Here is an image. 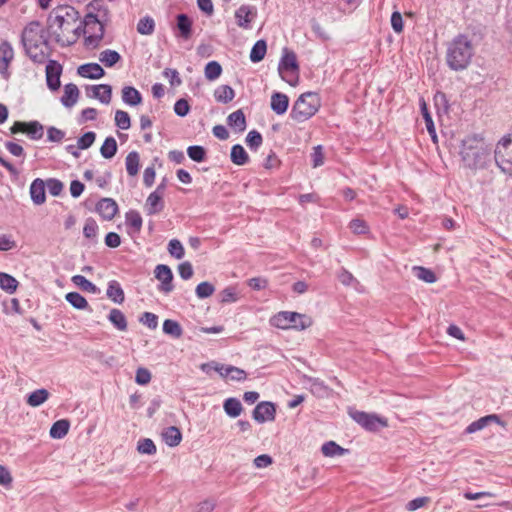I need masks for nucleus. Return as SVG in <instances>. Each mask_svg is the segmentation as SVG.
I'll return each instance as SVG.
<instances>
[{
    "label": "nucleus",
    "mask_w": 512,
    "mask_h": 512,
    "mask_svg": "<svg viewBox=\"0 0 512 512\" xmlns=\"http://www.w3.org/2000/svg\"><path fill=\"white\" fill-rule=\"evenodd\" d=\"M460 155L464 166L471 170L485 169L491 162V150L478 135L462 140Z\"/></svg>",
    "instance_id": "nucleus-1"
},
{
    "label": "nucleus",
    "mask_w": 512,
    "mask_h": 512,
    "mask_svg": "<svg viewBox=\"0 0 512 512\" xmlns=\"http://www.w3.org/2000/svg\"><path fill=\"white\" fill-rule=\"evenodd\" d=\"M474 53V46L469 37L466 34H458L447 44V66L453 71H462L470 65Z\"/></svg>",
    "instance_id": "nucleus-2"
},
{
    "label": "nucleus",
    "mask_w": 512,
    "mask_h": 512,
    "mask_svg": "<svg viewBox=\"0 0 512 512\" xmlns=\"http://www.w3.org/2000/svg\"><path fill=\"white\" fill-rule=\"evenodd\" d=\"M40 23L32 21L25 26L21 34V42L24 46L26 54L37 64H43L46 61L47 54L41 48V45H47L48 40L44 35L38 33Z\"/></svg>",
    "instance_id": "nucleus-3"
},
{
    "label": "nucleus",
    "mask_w": 512,
    "mask_h": 512,
    "mask_svg": "<svg viewBox=\"0 0 512 512\" xmlns=\"http://www.w3.org/2000/svg\"><path fill=\"white\" fill-rule=\"evenodd\" d=\"M320 106L321 101L318 93L305 92L294 102L290 118L298 123L305 122L318 112Z\"/></svg>",
    "instance_id": "nucleus-4"
},
{
    "label": "nucleus",
    "mask_w": 512,
    "mask_h": 512,
    "mask_svg": "<svg viewBox=\"0 0 512 512\" xmlns=\"http://www.w3.org/2000/svg\"><path fill=\"white\" fill-rule=\"evenodd\" d=\"M312 323L308 315L292 311H280L270 318V325L282 330L302 331L309 328Z\"/></svg>",
    "instance_id": "nucleus-5"
},
{
    "label": "nucleus",
    "mask_w": 512,
    "mask_h": 512,
    "mask_svg": "<svg viewBox=\"0 0 512 512\" xmlns=\"http://www.w3.org/2000/svg\"><path fill=\"white\" fill-rule=\"evenodd\" d=\"M95 13L89 12L85 15L83 24V34H87L84 44L86 47L96 49L99 47L101 40L105 34V23Z\"/></svg>",
    "instance_id": "nucleus-6"
},
{
    "label": "nucleus",
    "mask_w": 512,
    "mask_h": 512,
    "mask_svg": "<svg viewBox=\"0 0 512 512\" xmlns=\"http://www.w3.org/2000/svg\"><path fill=\"white\" fill-rule=\"evenodd\" d=\"M349 416L362 428L369 432H377L380 428L388 426L387 420L376 414L349 409Z\"/></svg>",
    "instance_id": "nucleus-7"
},
{
    "label": "nucleus",
    "mask_w": 512,
    "mask_h": 512,
    "mask_svg": "<svg viewBox=\"0 0 512 512\" xmlns=\"http://www.w3.org/2000/svg\"><path fill=\"white\" fill-rule=\"evenodd\" d=\"M494 159L497 166L505 173L512 175V140L504 139L496 146Z\"/></svg>",
    "instance_id": "nucleus-8"
},
{
    "label": "nucleus",
    "mask_w": 512,
    "mask_h": 512,
    "mask_svg": "<svg viewBox=\"0 0 512 512\" xmlns=\"http://www.w3.org/2000/svg\"><path fill=\"white\" fill-rule=\"evenodd\" d=\"M288 71L295 72L297 74L299 71V64L297 62L296 54L293 51H288V49L285 48L284 54L278 64V72L282 80L293 86L295 83L287 79L285 76V73Z\"/></svg>",
    "instance_id": "nucleus-9"
},
{
    "label": "nucleus",
    "mask_w": 512,
    "mask_h": 512,
    "mask_svg": "<svg viewBox=\"0 0 512 512\" xmlns=\"http://www.w3.org/2000/svg\"><path fill=\"white\" fill-rule=\"evenodd\" d=\"M252 417L257 423L271 422L276 417V405L270 401L259 402L252 412Z\"/></svg>",
    "instance_id": "nucleus-10"
},
{
    "label": "nucleus",
    "mask_w": 512,
    "mask_h": 512,
    "mask_svg": "<svg viewBox=\"0 0 512 512\" xmlns=\"http://www.w3.org/2000/svg\"><path fill=\"white\" fill-rule=\"evenodd\" d=\"M155 278L160 281L158 290L162 293L168 294L173 291V273L171 268L165 264H159L154 270Z\"/></svg>",
    "instance_id": "nucleus-11"
},
{
    "label": "nucleus",
    "mask_w": 512,
    "mask_h": 512,
    "mask_svg": "<svg viewBox=\"0 0 512 512\" xmlns=\"http://www.w3.org/2000/svg\"><path fill=\"white\" fill-rule=\"evenodd\" d=\"M62 65L56 60H49L46 65V83L50 90L56 91L60 88V76L62 74Z\"/></svg>",
    "instance_id": "nucleus-12"
},
{
    "label": "nucleus",
    "mask_w": 512,
    "mask_h": 512,
    "mask_svg": "<svg viewBox=\"0 0 512 512\" xmlns=\"http://www.w3.org/2000/svg\"><path fill=\"white\" fill-rule=\"evenodd\" d=\"M257 16V9L254 6L243 4L235 11L236 23L240 28L250 29L251 22Z\"/></svg>",
    "instance_id": "nucleus-13"
},
{
    "label": "nucleus",
    "mask_w": 512,
    "mask_h": 512,
    "mask_svg": "<svg viewBox=\"0 0 512 512\" xmlns=\"http://www.w3.org/2000/svg\"><path fill=\"white\" fill-rule=\"evenodd\" d=\"M47 24L48 28L53 31L55 40L58 43L61 42L60 32L71 28V26H68V22H66L62 14L58 13L55 9L50 12Z\"/></svg>",
    "instance_id": "nucleus-14"
},
{
    "label": "nucleus",
    "mask_w": 512,
    "mask_h": 512,
    "mask_svg": "<svg viewBox=\"0 0 512 512\" xmlns=\"http://www.w3.org/2000/svg\"><path fill=\"white\" fill-rule=\"evenodd\" d=\"M87 95L98 99L103 104H109L112 97V87L108 84L86 86Z\"/></svg>",
    "instance_id": "nucleus-15"
},
{
    "label": "nucleus",
    "mask_w": 512,
    "mask_h": 512,
    "mask_svg": "<svg viewBox=\"0 0 512 512\" xmlns=\"http://www.w3.org/2000/svg\"><path fill=\"white\" fill-rule=\"evenodd\" d=\"M14 58V50L8 41L0 44V74L4 78H8V67Z\"/></svg>",
    "instance_id": "nucleus-16"
},
{
    "label": "nucleus",
    "mask_w": 512,
    "mask_h": 512,
    "mask_svg": "<svg viewBox=\"0 0 512 512\" xmlns=\"http://www.w3.org/2000/svg\"><path fill=\"white\" fill-rule=\"evenodd\" d=\"M96 211L104 220H112L118 212V205L112 198H102L96 204Z\"/></svg>",
    "instance_id": "nucleus-17"
},
{
    "label": "nucleus",
    "mask_w": 512,
    "mask_h": 512,
    "mask_svg": "<svg viewBox=\"0 0 512 512\" xmlns=\"http://www.w3.org/2000/svg\"><path fill=\"white\" fill-rule=\"evenodd\" d=\"M490 423H497L502 426L504 425V422L500 419V417L498 415L490 414V415L481 417V418L477 419L476 421H473L472 423H470L466 427L465 433H467V434L475 433L477 431L484 429Z\"/></svg>",
    "instance_id": "nucleus-18"
},
{
    "label": "nucleus",
    "mask_w": 512,
    "mask_h": 512,
    "mask_svg": "<svg viewBox=\"0 0 512 512\" xmlns=\"http://www.w3.org/2000/svg\"><path fill=\"white\" fill-rule=\"evenodd\" d=\"M79 76L88 79H100L105 75V70L98 63H85L78 67Z\"/></svg>",
    "instance_id": "nucleus-19"
},
{
    "label": "nucleus",
    "mask_w": 512,
    "mask_h": 512,
    "mask_svg": "<svg viewBox=\"0 0 512 512\" xmlns=\"http://www.w3.org/2000/svg\"><path fill=\"white\" fill-rule=\"evenodd\" d=\"M125 224L128 229V233L139 234L142 229V216L137 210H129L125 214Z\"/></svg>",
    "instance_id": "nucleus-20"
},
{
    "label": "nucleus",
    "mask_w": 512,
    "mask_h": 512,
    "mask_svg": "<svg viewBox=\"0 0 512 512\" xmlns=\"http://www.w3.org/2000/svg\"><path fill=\"white\" fill-rule=\"evenodd\" d=\"M176 27L178 29V37L188 40L192 35V19L185 13L176 16Z\"/></svg>",
    "instance_id": "nucleus-21"
},
{
    "label": "nucleus",
    "mask_w": 512,
    "mask_h": 512,
    "mask_svg": "<svg viewBox=\"0 0 512 512\" xmlns=\"http://www.w3.org/2000/svg\"><path fill=\"white\" fill-rule=\"evenodd\" d=\"M270 107L277 115H283L289 107V97L281 92H274L271 95Z\"/></svg>",
    "instance_id": "nucleus-22"
},
{
    "label": "nucleus",
    "mask_w": 512,
    "mask_h": 512,
    "mask_svg": "<svg viewBox=\"0 0 512 512\" xmlns=\"http://www.w3.org/2000/svg\"><path fill=\"white\" fill-rule=\"evenodd\" d=\"M30 196L31 200L36 205H41L45 202V182L42 179L36 178L33 180L30 185Z\"/></svg>",
    "instance_id": "nucleus-23"
},
{
    "label": "nucleus",
    "mask_w": 512,
    "mask_h": 512,
    "mask_svg": "<svg viewBox=\"0 0 512 512\" xmlns=\"http://www.w3.org/2000/svg\"><path fill=\"white\" fill-rule=\"evenodd\" d=\"M106 296L116 304H122L125 301V293L117 280L108 282Z\"/></svg>",
    "instance_id": "nucleus-24"
},
{
    "label": "nucleus",
    "mask_w": 512,
    "mask_h": 512,
    "mask_svg": "<svg viewBox=\"0 0 512 512\" xmlns=\"http://www.w3.org/2000/svg\"><path fill=\"white\" fill-rule=\"evenodd\" d=\"M163 195L158 192H152L146 200V209L148 215H155L164 209Z\"/></svg>",
    "instance_id": "nucleus-25"
},
{
    "label": "nucleus",
    "mask_w": 512,
    "mask_h": 512,
    "mask_svg": "<svg viewBox=\"0 0 512 512\" xmlns=\"http://www.w3.org/2000/svg\"><path fill=\"white\" fill-rule=\"evenodd\" d=\"M78 97L79 89L77 85L69 83L64 86V94L60 100L63 106L70 108L76 104Z\"/></svg>",
    "instance_id": "nucleus-26"
},
{
    "label": "nucleus",
    "mask_w": 512,
    "mask_h": 512,
    "mask_svg": "<svg viewBox=\"0 0 512 512\" xmlns=\"http://www.w3.org/2000/svg\"><path fill=\"white\" fill-rule=\"evenodd\" d=\"M227 124L237 132L245 131L247 122L244 112L241 109L232 112L227 117Z\"/></svg>",
    "instance_id": "nucleus-27"
},
{
    "label": "nucleus",
    "mask_w": 512,
    "mask_h": 512,
    "mask_svg": "<svg viewBox=\"0 0 512 512\" xmlns=\"http://www.w3.org/2000/svg\"><path fill=\"white\" fill-rule=\"evenodd\" d=\"M107 319L119 331H126L128 329L126 316L117 308H112L110 310Z\"/></svg>",
    "instance_id": "nucleus-28"
},
{
    "label": "nucleus",
    "mask_w": 512,
    "mask_h": 512,
    "mask_svg": "<svg viewBox=\"0 0 512 512\" xmlns=\"http://www.w3.org/2000/svg\"><path fill=\"white\" fill-rule=\"evenodd\" d=\"M122 101L129 106H137L142 103L141 93L133 86L122 88Z\"/></svg>",
    "instance_id": "nucleus-29"
},
{
    "label": "nucleus",
    "mask_w": 512,
    "mask_h": 512,
    "mask_svg": "<svg viewBox=\"0 0 512 512\" xmlns=\"http://www.w3.org/2000/svg\"><path fill=\"white\" fill-rule=\"evenodd\" d=\"M162 437L169 447H175L180 444L182 440V433L179 428L170 426L164 429Z\"/></svg>",
    "instance_id": "nucleus-30"
},
{
    "label": "nucleus",
    "mask_w": 512,
    "mask_h": 512,
    "mask_svg": "<svg viewBox=\"0 0 512 512\" xmlns=\"http://www.w3.org/2000/svg\"><path fill=\"white\" fill-rule=\"evenodd\" d=\"M70 422L67 419H60L54 422L50 428V437L53 439H62L69 431Z\"/></svg>",
    "instance_id": "nucleus-31"
},
{
    "label": "nucleus",
    "mask_w": 512,
    "mask_h": 512,
    "mask_svg": "<svg viewBox=\"0 0 512 512\" xmlns=\"http://www.w3.org/2000/svg\"><path fill=\"white\" fill-rule=\"evenodd\" d=\"M65 299L75 309L92 311L86 298L79 292H69L65 295Z\"/></svg>",
    "instance_id": "nucleus-32"
},
{
    "label": "nucleus",
    "mask_w": 512,
    "mask_h": 512,
    "mask_svg": "<svg viewBox=\"0 0 512 512\" xmlns=\"http://www.w3.org/2000/svg\"><path fill=\"white\" fill-rule=\"evenodd\" d=\"M49 395L50 394L47 389H37L27 395L26 403L31 407H38L49 398Z\"/></svg>",
    "instance_id": "nucleus-33"
},
{
    "label": "nucleus",
    "mask_w": 512,
    "mask_h": 512,
    "mask_svg": "<svg viewBox=\"0 0 512 512\" xmlns=\"http://www.w3.org/2000/svg\"><path fill=\"white\" fill-rule=\"evenodd\" d=\"M214 97L217 102L227 104L234 99L235 91L229 85H221L215 89Z\"/></svg>",
    "instance_id": "nucleus-34"
},
{
    "label": "nucleus",
    "mask_w": 512,
    "mask_h": 512,
    "mask_svg": "<svg viewBox=\"0 0 512 512\" xmlns=\"http://www.w3.org/2000/svg\"><path fill=\"white\" fill-rule=\"evenodd\" d=\"M230 158L232 163L238 166L246 165L249 162V156L242 145L235 144L231 148Z\"/></svg>",
    "instance_id": "nucleus-35"
},
{
    "label": "nucleus",
    "mask_w": 512,
    "mask_h": 512,
    "mask_svg": "<svg viewBox=\"0 0 512 512\" xmlns=\"http://www.w3.org/2000/svg\"><path fill=\"white\" fill-rule=\"evenodd\" d=\"M223 408L225 413L231 418L238 417L243 410L240 400L235 397L227 398L223 403Z\"/></svg>",
    "instance_id": "nucleus-36"
},
{
    "label": "nucleus",
    "mask_w": 512,
    "mask_h": 512,
    "mask_svg": "<svg viewBox=\"0 0 512 512\" xmlns=\"http://www.w3.org/2000/svg\"><path fill=\"white\" fill-rule=\"evenodd\" d=\"M267 52V43L265 40L260 39L255 42L250 51V61L253 63H258L262 61Z\"/></svg>",
    "instance_id": "nucleus-37"
},
{
    "label": "nucleus",
    "mask_w": 512,
    "mask_h": 512,
    "mask_svg": "<svg viewBox=\"0 0 512 512\" xmlns=\"http://www.w3.org/2000/svg\"><path fill=\"white\" fill-rule=\"evenodd\" d=\"M126 171L130 176L137 175L140 168V156L137 151L128 153L125 159Z\"/></svg>",
    "instance_id": "nucleus-38"
},
{
    "label": "nucleus",
    "mask_w": 512,
    "mask_h": 512,
    "mask_svg": "<svg viewBox=\"0 0 512 512\" xmlns=\"http://www.w3.org/2000/svg\"><path fill=\"white\" fill-rule=\"evenodd\" d=\"M88 8L92 10L91 12L95 13V16H98L104 21H109L110 11L103 0H92L88 4Z\"/></svg>",
    "instance_id": "nucleus-39"
},
{
    "label": "nucleus",
    "mask_w": 512,
    "mask_h": 512,
    "mask_svg": "<svg viewBox=\"0 0 512 512\" xmlns=\"http://www.w3.org/2000/svg\"><path fill=\"white\" fill-rule=\"evenodd\" d=\"M117 149H118V146H117L116 139L113 136H108V137H106V139L104 140V142L100 148V153L103 158L111 159L117 153Z\"/></svg>",
    "instance_id": "nucleus-40"
},
{
    "label": "nucleus",
    "mask_w": 512,
    "mask_h": 512,
    "mask_svg": "<svg viewBox=\"0 0 512 512\" xmlns=\"http://www.w3.org/2000/svg\"><path fill=\"white\" fill-rule=\"evenodd\" d=\"M54 9L58 11V13L62 14L66 22H68V26L72 27L79 19L78 11L72 6H58Z\"/></svg>",
    "instance_id": "nucleus-41"
},
{
    "label": "nucleus",
    "mask_w": 512,
    "mask_h": 512,
    "mask_svg": "<svg viewBox=\"0 0 512 512\" xmlns=\"http://www.w3.org/2000/svg\"><path fill=\"white\" fill-rule=\"evenodd\" d=\"M163 332L167 335L172 336L173 338H180L183 334V329L181 325L172 319H166L163 322Z\"/></svg>",
    "instance_id": "nucleus-42"
},
{
    "label": "nucleus",
    "mask_w": 512,
    "mask_h": 512,
    "mask_svg": "<svg viewBox=\"0 0 512 512\" xmlns=\"http://www.w3.org/2000/svg\"><path fill=\"white\" fill-rule=\"evenodd\" d=\"M18 281L10 274L0 272V288L7 293H14L17 289Z\"/></svg>",
    "instance_id": "nucleus-43"
},
{
    "label": "nucleus",
    "mask_w": 512,
    "mask_h": 512,
    "mask_svg": "<svg viewBox=\"0 0 512 512\" xmlns=\"http://www.w3.org/2000/svg\"><path fill=\"white\" fill-rule=\"evenodd\" d=\"M99 60L106 67H113L121 60V55L115 50L106 49L100 53Z\"/></svg>",
    "instance_id": "nucleus-44"
},
{
    "label": "nucleus",
    "mask_w": 512,
    "mask_h": 512,
    "mask_svg": "<svg viewBox=\"0 0 512 512\" xmlns=\"http://www.w3.org/2000/svg\"><path fill=\"white\" fill-rule=\"evenodd\" d=\"M71 280L82 291L94 294L99 292L98 287L82 275H74Z\"/></svg>",
    "instance_id": "nucleus-45"
},
{
    "label": "nucleus",
    "mask_w": 512,
    "mask_h": 512,
    "mask_svg": "<svg viewBox=\"0 0 512 512\" xmlns=\"http://www.w3.org/2000/svg\"><path fill=\"white\" fill-rule=\"evenodd\" d=\"M321 451L326 457H334L338 455H343L347 450L342 448L334 441L325 442L322 445Z\"/></svg>",
    "instance_id": "nucleus-46"
},
{
    "label": "nucleus",
    "mask_w": 512,
    "mask_h": 512,
    "mask_svg": "<svg viewBox=\"0 0 512 512\" xmlns=\"http://www.w3.org/2000/svg\"><path fill=\"white\" fill-rule=\"evenodd\" d=\"M188 157L194 162H203L207 158L206 149L200 145H191L187 148Z\"/></svg>",
    "instance_id": "nucleus-47"
},
{
    "label": "nucleus",
    "mask_w": 512,
    "mask_h": 512,
    "mask_svg": "<svg viewBox=\"0 0 512 512\" xmlns=\"http://www.w3.org/2000/svg\"><path fill=\"white\" fill-rule=\"evenodd\" d=\"M26 129L25 133L32 139V140H39L43 137V125L40 124L38 121H30L26 122Z\"/></svg>",
    "instance_id": "nucleus-48"
},
{
    "label": "nucleus",
    "mask_w": 512,
    "mask_h": 512,
    "mask_svg": "<svg viewBox=\"0 0 512 512\" xmlns=\"http://www.w3.org/2000/svg\"><path fill=\"white\" fill-rule=\"evenodd\" d=\"M155 30V22L152 17L145 16L137 24V32L142 35H151Z\"/></svg>",
    "instance_id": "nucleus-49"
},
{
    "label": "nucleus",
    "mask_w": 512,
    "mask_h": 512,
    "mask_svg": "<svg viewBox=\"0 0 512 512\" xmlns=\"http://www.w3.org/2000/svg\"><path fill=\"white\" fill-rule=\"evenodd\" d=\"M222 66L217 61H210L206 64L204 74L206 79L213 81L220 77Z\"/></svg>",
    "instance_id": "nucleus-50"
},
{
    "label": "nucleus",
    "mask_w": 512,
    "mask_h": 512,
    "mask_svg": "<svg viewBox=\"0 0 512 512\" xmlns=\"http://www.w3.org/2000/svg\"><path fill=\"white\" fill-rule=\"evenodd\" d=\"M413 270L415 271V275L426 283H434L437 280L435 273L429 268L415 266Z\"/></svg>",
    "instance_id": "nucleus-51"
},
{
    "label": "nucleus",
    "mask_w": 512,
    "mask_h": 512,
    "mask_svg": "<svg viewBox=\"0 0 512 512\" xmlns=\"http://www.w3.org/2000/svg\"><path fill=\"white\" fill-rule=\"evenodd\" d=\"M215 291V287L208 281L201 282L195 289V294L199 299H205L210 297Z\"/></svg>",
    "instance_id": "nucleus-52"
},
{
    "label": "nucleus",
    "mask_w": 512,
    "mask_h": 512,
    "mask_svg": "<svg viewBox=\"0 0 512 512\" xmlns=\"http://www.w3.org/2000/svg\"><path fill=\"white\" fill-rule=\"evenodd\" d=\"M263 137L260 132L257 130H251L248 132L246 136V144L247 146L254 151H257V149L262 145Z\"/></svg>",
    "instance_id": "nucleus-53"
},
{
    "label": "nucleus",
    "mask_w": 512,
    "mask_h": 512,
    "mask_svg": "<svg viewBox=\"0 0 512 512\" xmlns=\"http://www.w3.org/2000/svg\"><path fill=\"white\" fill-rule=\"evenodd\" d=\"M115 125L121 130H128L131 126V119L129 114L123 110L115 112Z\"/></svg>",
    "instance_id": "nucleus-54"
},
{
    "label": "nucleus",
    "mask_w": 512,
    "mask_h": 512,
    "mask_svg": "<svg viewBox=\"0 0 512 512\" xmlns=\"http://www.w3.org/2000/svg\"><path fill=\"white\" fill-rule=\"evenodd\" d=\"M137 451L141 454L153 455L156 453V445L149 438H143L138 441Z\"/></svg>",
    "instance_id": "nucleus-55"
},
{
    "label": "nucleus",
    "mask_w": 512,
    "mask_h": 512,
    "mask_svg": "<svg viewBox=\"0 0 512 512\" xmlns=\"http://www.w3.org/2000/svg\"><path fill=\"white\" fill-rule=\"evenodd\" d=\"M168 252L176 259H182L185 255L184 247L178 239H171L169 241Z\"/></svg>",
    "instance_id": "nucleus-56"
},
{
    "label": "nucleus",
    "mask_w": 512,
    "mask_h": 512,
    "mask_svg": "<svg viewBox=\"0 0 512 512\" xmlns=\"http://www.w3.org/2000/svg\"><path fill=\"white\" fill-rule=\"evenodd\" d=\"M45 182V187H47L49 193L52 196H59L61 195L64 185L63 183L56 178H49Z\"/></svg>",
    "instance_id": "nucleus-57"
},
{
    "label": "nucleus",
    "mask_w": 512,
    "mask_h": 512,
    "mask_svg": "<svg viewBox=\"0 0 512 512\" xmlns=\"http://www.w3.org/2000/svg\"><path fill=\"white\" fill-rule=\"evenodd\" d=\"M225 374H229L230 378L235 381H244L247 378V373L245 370L232 366V365H225Z\"/></svg>",
    "instance_id": "nucleus-58"
},
{
    "label": "nucleus",
    "mask_w": 512,
    "mask_h": 512,
    "mask_svg": "<svg viewBox=\"0 0 512 512\" xmlns=\"http://www.w3.org/2000/svg\"><path fill=\"white\" fill-rule=\"evenodd\" d=\"M310 25L313 33L318 39H320L322 42L330 40V35L326 32V30L321 26V24L316 19H311Z\"/></svg>",
    "instance_id": "nucleus-59"
},
{
    "label": "nucleus",
    "mask_w": 512,
    "mask_h": 512,
    "mask_svg": "<svg viewBox=\"0 0 512 512\" xmlns=\"http://www.w3.org/2000/svg\"><path fill=\"white\" fill-rule=\"evenodd\" d=\"M96 139V133L93 131H88L84 133L81 137H79L77 144L78 148L81 150H85L90 148Z\"/></svg>",
    "instance_id": "nucleus-60"
},
{
    "label": "nucleus",
    "mask_w": 512,
    "mask_h": 512,
    "mask_svg": "<svg viewBox=\"0 0 512 512\" xmlns=\"http://www.w3.org/2000/svg\"><path fill=\"white\" fill-rule=\"evenodd\" d=\"M238 301V295L234 287H226L220 292L221 303H235Z\"/></svg>",
    "instance_id": "nucleus-61"
},
{
    "label": "nucleus",
    "mask_w": 512,
    "mask_h": 512,
    "mask_svg": "<svg viewBox=\"0 0 512 512\" xmlns=\"http://www.w3.org/2000/svg\"><path fill=\"white\" fill-rule=\"evenodd\" d=\"M139 322L154 330L158 327V316L152 312H144L140 316Z\"/></svg>",
    "instance_id": "nucleus-62"
},
{
    "label": "nucleus",
    "mask_w": 512,
    "mask_h": 512,
    "mask_svg": "<svg viewBox=\"0 0 512 512\" xmlns=\"http://www.w3.org/2000/svg\"><path fill=\"white\" fill-rule=\"evenodd\" d=\"M349 228L353 233L359 235L366 234L369 232V226L367 225V223L359 218L351 220V222L349 223Z\"/></svg>",
    "instance_id": "nucleus-63"
},
{
    "label": "nucleus",
    "mask_w": 512,
    "mask_h": 512,
    "mask_svg": "<svg viewBox=\"0 0 512 512\" xmlns=\"http://www.w3.org/2000/svg\"><path fill=\"white\" fill-rule=\"evenodd\" d=\"M98 233V225L97 222L93 218L86 219L85 225L83 227V234L86 238L92 239L97 236Z\"/></svg>",
    "instance_id": "nucleus-64"
}]
</instances>
